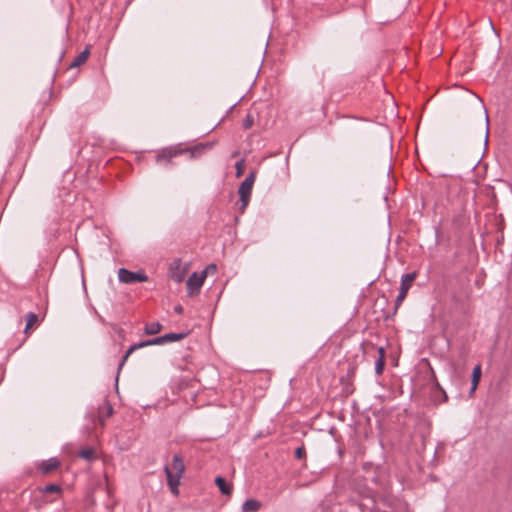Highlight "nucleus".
I'll return each instance as SVG.
<instances>
[{
    "instance_id": "f257e3e1",
    "label": "nucleus",
    "mask_w": 512,
    "mask_h": 512,
    "mask_svg": "<svg viewBox=\"0 0 512 512\" xmlns=\"http://www.w3.org/2000/svg\"><path fill=\"white\" fill-rule=\"evenodd\" d=\"M164 471L170 491L174 496H178L180 480L185 471V465L181 455L175 454L171 463L165 466Z\"/></svg>"
},
{
    "instance_id": "f03ea898",
    "label": "nucleus",
    "mask_w": 512,
    "mask_h": 512,
    "mask_svg": "<svg viewBox=\"0 0 512 512\" xmlns=\"http://www.w3.org/2000/svg\"><path fill=\"white\" fill-rule=\"evenodd\" d=\"M187 336V333H168L150 340L142 341L136 344L131 345L124 356L122 357V360L119 364V369H121L124 365V363L127 361L129 356L136 350L150 346V345H163L168 342H176L184 339Z\"/></svg>"
},
{
    "instance_id": "7ed1b4c3",
    "label": "nucleus",
    "mask_w": 512,
    "mask_h": 512,
    "mask_svg": "<svg viewBox=\"0 0 512 512\" xmlns=\"http://www.w3.org/2000/svg\"><path fill=\"white\" fill-rule=\"evenodd\" d=\"M255 179L256 172L252 171L239 186L238 193L241 201V206L239 209L241 213L245 211L249 204Z\"/></svg>"
},
{
    "instance_id": "20e7f679",
    "label": "nucleus",
    "mask_w": 512,
    "mask_h": 512,
    "mask_svg": "<svg viewBox=\"0 0 512 512\" xmlns=\"http://www.w3.org/2000/svg\"><path fill=\"white\" fill-rule=\"evenodd\" d=\"M416 277V272L407 273L401 277L400 291L395 300V310H397L401 306L402 302L405 300L408 291L413 285V282L415 281Z\"/></svg>"
},
{
    "instance_id": "39448f33",
    "label": "nucleus",
    "mask_w": 512,
    "mask_h": 512,
    "mask_svg": "<svg viewBox=\"0 0 512 512\" xmlns=\"http://www.w3.org/2000/svg\"><path fill=\"white\" fill-rule=\"evenodd\" d=\"M119 281L126 284L138 283V282H146L148 280V276L142 272L137 271L133 272L125 268H120L118 271Z\"/></svg>"
},
{
    "instance_id": "423d86ee",
    "label": "nucleus",
    "mask_w": 512,
    "mask_h": 512,
    "mask_svg": "<svg viewBox=\"0 0 512 512\" xmlns=\"http://www.w3.org/2000/svg\"><path fill=\"white\" fill-rule=\"evenodd\" d=\"M205 275L194 272L186 282L187 294L194 297L200 293L201 287L205 281Z\"/></svg>"
},
{
    "instance_id": "0eeeda50",
    "label": "nucleus",
    "mask_w": 512,
    "mask_h": 512,
    "mask_svg": "<svg viewBox=\"0 0 512 512\" xmlns=\"http://www.w3.org/2000/svg\"><path fill=\"white\" fill-rule=\"evenodd\" d=\"M185 150H182L180 148H176V147H169V148H165V149H162L156 156V162L158 164H167V163H170L171 160L184 153Z\"/></svg>"
},
{
    "instance_id": "6e6552de",
    "label": "nucleus",
    "mask_w": 512,
    "mask_h": 512,
    "mask_svg": "<svg viewBox=\"0 0 512 512\" xmlns=\"http://www.w3.org/2000/svg\"><path fill=\"white\" fill-rule=\"evenodd\" d=\"M60 465V460L56 457H53L48 460H43L37 463L36 468L42 475H49L54 471L58 470Z\"/></svg>"
},
{
    "instance_id": "1a4fd4ad",
    "label": "nucleus",
    "mask_w": 512,
    "mask_h": 512,
    "mask_svg": "<svg viewBox=\"0 0 512 512\" xmlns=\"http://www.w3.org/2000/svg\"><path fill=\"white\" fill-rule=\"evenodd\" d=\"M113 414V407L108 401L103 402L98 407V422L101 427L105 425L106 419H108Z\"/></svg>"
},
{
    "instance_id": "9d476101",
    "label": "nucleus",
    "mask_w": 512,
    "mask_h": 512,
    "mask_svg": "<svg viewBox=\"0 0 512 512\" xmlns=\"http://www.w3.org/2000/svg\"><path fill=\"white\" fill-rule=\"evenodd\" d=\"M39 492L43 495L54 494L55 498L50 499V502L57 500L62 495V487L58 484H48L38 488Z\"/></svg>"
},
{
    "instance_id": "9b49d317",
    "label": "nucleus",
    "mask_w": 512,
    "mask_h": 512,
    "mask_svg": "<svg viewBox=\"0 0 512 512\" xmlns=\"http://www.w3.org/2000/svg\"><path fill=\"white\" fill-rule=\"evenodd\" d=\"M170 277L177 283H180L184 280L185 271L180 268V260H176L170 266Z\"/></svg>"
},
{
    "instance_id": "f8f14e48",
    "label": "nucleus",
    "mask_w": 512,
    "mask_h": 512,
    "mask_svg": "<svg viewBox=\"0 0 512 512\" xmlns=\"http://www.w3.org/2000/svg\"><path fill=\"white\" fill-rule=\"evenodd\" d=\"M215 484L217 485L222 494L227 496H230L232 494V484L229 483L225 478L217 476L215 478Z\"/></svg>"
},
{
    "instance_id": "ddd939ff",
    "label": "nucleus",
    "mask_w": 512,
    "mask_h": 512,
    "mask_svg": "<svg viewBox=\"0 0 512 512\" xmlns=\"http://www.w3.org/2000/svg\"><path fill=\"white\" fill-rule=\"evenodd\" d=\"M89 55H90V49H89V47H87V48H85V50H83L80 54H78L74 58V60L69 65V67L70 68H77V67L81 66L82 64H84L88 60Z\"/></svg>"
},
{
    "instance_id": "4468645a",
    "label": "nucleus",
    "mask_w": 512,
    "mask_h": 512,
    "mask_svg": "<svg viewBox=\"0 0 512 512\" xmlns=\"http://www.w3.org/2000/svg\"><path fill=\"white\" fill-rule=\"evenodd\" d=\"M378 353H379V357L375 362V372L377 375H381L383 373L384 367H385V356H386L385 348L379 347Z\"/></svg>"
},
{
    "instance_id": "2eb2a0df",
    "label": "nucleus",
    "mask_w": 512,
    "mask_h": 512,
    "mask_svg": "<svg viewBox=\"0 0 512 512\" xmlns=\"http://www.w3.org/2000/svg\"><path fill=\"white\" fill-rule=\"evenodd\" d=\"M78 456L85 460L92 461L97 459V450L94 447H84L79 450Z\"/></svg>"
},
{
    "instance_id": "dca6fc26",
    "label": "nucleus",
    "mask_w": 512,
    "mask_h": 512,
    "mask_svg": "<svg viewBox=\"0 0 512 512\" xmlns=\"http://www.w3.org/2000/svg\"><path fill=\"white\" fill-rule=\"evenodd\" d=\"M261 508V502L256 499H248L242 505L243 512H257Z\"/></svg>"
},
{
    "instance_id": "f3484780",
    "label": "nucleus",
    "mask_w": 512,
    "mask_h": 512,
    "mask_svg": "<svg viewBox=\"0 0 512 512\" xmlns=\"http://www.w3.org/2000/svg\"><path fill=\"white\" fill-rule=\"evenodd\" d=\"M144 330L147 335H155L162 330V325L159 322L147 323Z\"/></svg>"
},
{
    "instance_id": "a211bd4d",
    "label": "nucleus",
    "mask_w": 512,
    "mask_h": 512,
    "mask_svg": "<svg viewBox=\"0 0 512 512\" xmlns=\"http://www.w3.org/2000/svg\"><path fill=\"white\" fill-rule=\"evenodd\" d=\"M38 322V315L30 312L26 316V327L25 332L27 333L31 328H33Z\"/></svg>"
},
{
    "instance_id": "6ab92c4d",
    "label": "nucleus",
    "mask_w": 512,
    "mask_h": 512,
    "mask_svg": "<svg viewBox=\"0 0 512 512\" xmlns=\"http://www.w3.org/2000/svg\"><path fill=\"white\" fill-rule=\"evenodd\" d=\"M481 374H482L481 365L477 364L474 367L473 372H472V384H474V388L478 387V384H479L480 379H481Z\"/></svg>"
},
{
    "instance_id": "aec40b11",
    "label": "nucleus",
    "mask_w": 512,
    "mask_h": 512,
    "mask_svg": "<svg viewBox=\"0 0 512 512\" xmlns=\"http://www.w3.org/2000/svg\"><path fill=\"white\" fill-rule=\"evenodd\" d=\"M206 149V145H197L187 151L190 153L191 158H197L200 157Z\"/></svg>"
},
{
    "instance_id": "412c9836",
    "label": "nucleus",
    "mask_w": 512,
    "mask_h": 512,
    "mask_svg": "<svg viewBox=\"0 0 512 512\" xmlns=\"http://www.w3.org/2000/svg\"><path fill=\"white\" fill-rule=\"evenodd\" d=\"M235 169H236V177L237 178L241 177L245 170V160L240 159L239 161H237L235 164Z\"/></svg>"
},
{
    "instance_id": "4be33fe9",
    "label": "nucleus",
    "mask_w": 512,
    "mask_h": 512,
    "mask_svg": "<svg viewBox=\"0 0 512 512\" xmlns=\"http://www.w3.org/2000/svg\"><path fill=\"white\" fill-rule=\"evenodd\" d=\"M254 125V118L251 114H247V116L245 117V119L243 120V123H242V126L245 130H248L250 128H252V126Z\"/></svg>"
},
{
    "instance_id": "5701e85b",
    "label": "nucleus",
    "mask_w": 512,
    "mask_h": 512,
    "mask_svg": "<svg viewBox=\"0 0 512 512\" xmlns=\"http://www.w3.org/2000/svg\"><path fill=\"white\" fill-rule=\"evenodd\" d=\"M217 272V266L215 264H209L202 272V275H205V278L208 274H214Z\"/></svg>"
},
{
    "instance_id": "b1692460",
    "label": "nucleus",
    "mask_w": 512,
    "mask_h": 512,
    "mask_svg": "<svg viewBox=\"0 0 512 512\" xmlns=\"http://www.w3.org/2000/svg\"><path fill=\"white\" fill-rule=\"evenodd\" d=\"M306 456V450L303 446L298 447L295 451V457L297 459H303Z\"/></svg>"
},
{
    "instance_id": "393cba45",
    "label": "nucleus",
    "mask_w": 512,
    "mask_h": 512,
    "mask_svg": "<svg viewBox=\"0 0 512 512\" xmlns=\"http://www.w3.org/2000/svg\"><path fill=\"white\" fill-rule=\"evenodd\" d=\"M174 311H175V313H177V314H182V313H183V311H184L183 306H181V305H176V306L174 307Z\"/></svg>"
},
{
    "instance_id": "a878e982",
    "label": "nucleus",
    "mask_w": 512,
    "mask_h": 512,
    "mask_svg": "<svg viewBox=\"0 0 512 512\" xmlns=\"http://www.w3.org/2000/svg\"><path fill=\"white\" fill-rule=\"evenodd\" d=\"M477 388H474V384H472L470 389V394L474 393Z\"/></svg>"
}]
</instances>
